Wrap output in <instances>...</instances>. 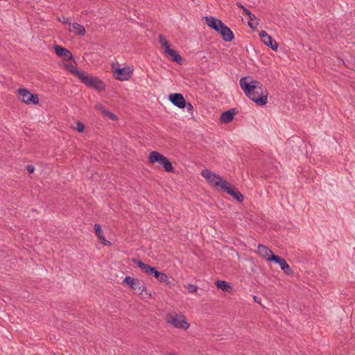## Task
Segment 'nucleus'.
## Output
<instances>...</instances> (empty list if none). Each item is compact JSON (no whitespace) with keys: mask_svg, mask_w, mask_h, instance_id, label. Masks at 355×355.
<instances>
[{"mask_svg":"<svg viewBox=\"0 0 355 355\" xmlns=\"http://www.w3.org/2000/svg\"><path fill=\"white\" fill-rule=\"evenodd\" d=\"M251 13L252 12L245 7L243 9V15H247L248 17H250Z\"/></svg>","mask_w":355,"mask_h":355,"instance_id":"2f4dec72","label":"nucleus"},{"mask_svg":"<svg viewBox=\"0 0 355 355\" xmlns=\"http://www.w3.org/2000/svg\"><path fill=\"white\" fill-rule=\"evenodd\" d=\"M186 288L189 293H194L195 292L197 291L198 289L197 286L192 284H187L186 286Z\"/></svg>","mask_w":355,"mask_h":355,"instance_id":"bb28decb","label":"nucleus"},{"mask_svg":"<svg viewBox=\"0 0 355 355\" xmlns=\"http://www.w3.org/2000/svg\"><path fill=\"white\" fill-rule=\"evenodd\" d=\"M236 6H237L238 8H241L242 10L245 8V6H243L242 5V3H240V2H236Z\"/></svg>","mask_w":355,"mask_h":355,"instance_id":"f704fd0d","label":"nucleus"},{"mask_svg":"<svg viewBox=\"0 0 355 355\" xmlns=\"http://www.w3.org/2000/svg\"><path fill=\"white\" fill-rule=\"evenodd\" d=\"M216 286H217V288L227 293H232V291H233V288L226 281L217 280L216 282Z\"/></svg>","mask_w":355,"mask_h":355,"instance_id":"4be33fe9","label":"nucleus"},{"mask_svg":"<svg viewBox=\"0 0 355 355\" xmlns=\"http://www.w3.org/2000/svg\"><path fill=\"white\" fill-rule=\"evenodd\" d=\"M80 80L87 87L94 88L98 91H103L105 89V85L101 80L98 78L89 76L86 73L81 76Z\"/></svg>","mask_w":355,"mask_h":355,"instance_id":"423d86ee","label":"nucleus"},{"mask_svg":"<svg viewBox=\"0 0 355 355\" xmlns=\"http://www.w3.org/2000/svg\"><path fill=\"white\" fill-rule=\"evenodd\" d=\"M166 37L163 35H159V42L162 44L164 43H165V42H166Z\"/></svg>","mask_w":355,"mask_h":355,"instance_id":"c756f323","label":"nucleus"},{"mask_svg":"<svg viewBox=\"0 0 355 355\" xmlns=\"http://www.w3.org/2000/svg\"><path fill=\"white\" fill-rule=\"evenodd\" d=\"M259 25V19L254 15L251 13L250 17H248V26L253 30L256 29Z\"/></svg>","mask_w":355,"mask_h":355,"instance_id":"393cba45","label":"nucleus"},{"mask_svg":"<svg viewBox=\"0 0 355 355\" xmlns=\"http://www.w3.org/2000/svg\"><path fill=\"white\" fill-rule=\"evenodd\" d=\"M132 261L137 264L141 271L146 275L155 277L157 281L165 283L166 285H173V279L168 277L166 274L159 271L156 267L148 265L136 258L132 259Z\"/></svg>","mask_w":355,"mask_h":355,"instance_id":"f03ea898","label":"nucleus"},{"mask_svg":"<svg viewBox=\"0 0 355 355\" xmlns=\"http://www.w3.org/2000/svg\"><path fill=\"white\" fill-rule=\"evenodd\" d=\"M257 251L259 254L269 261H272V257L276 256L271 250L262 244L258 245Z\"/></svg>","mask_w":355,"mask_h":355,"instance_id":"f3484780","label":"nucleus"},{"mask_svg":"<svg viewBox=\"0 0 355 355\" xmlns=\"http://www.w3.org/2000/svg\"><path fill=\"white\" fill-rule=\"evenodd\" d=\"M133 69L130 67L116 68L113 70V76L119 80L125 81L129 80L132 76Z\"/></svg>","mask_w":355,"mask_h":355,"instance_id":"1a4fd4ad","label":"nucleus"},{"mask_svg":"<svg viewBox=\"0 0 355 355\" xmlns=\"http://www.w3.org/2000/svg\"><path fill=\"white\" fill-rule=\"evenodd\" d=\"M203 19L209 27L214 29L216 32L220 28V26L223 24L221 20L214 17H204Z\"/></svg>","mask_w":355,"mask_h":355,"instance_id":"dca6fc26","label":"nucleus"},{"mask_svg":"<svg viewBox=\"0 0 355 355\" xmlns=\"http://www.w3.org/2000/svg\"><path fill=\"white\" fill-rule=\"evenodd\" d=\"M27 171H28L29 173H32L35 171V167L33 165H28Z\"/></svg>","mask_w":355,"mask_h":355,"instance_id":"473e14b6","label":"nucleus"},{"mask_svg":"<svg viewBox=\"0 0 355 355\" xmlns=\"http://www.w3.org/2000/svg\"><path fill=\"white\" fill-rule=\"evenodd\" d=\"M148 160L150 164L159 163L166 172H173L171 162L164 155L157 151H152L149 154Z\"/></svg>","mask_w":355,"mask_h":355,"instance_id":"7ed1b4c3","label":"nucleus"},{"mask_svg":"<svg viewBox=\"0 0 355 355\" xmlns=\"http://www.w3.org/2000/svg\"><path fill=\"white\" fill-rule=\"evenodd\" d=\"M76 130L78 132H83L85 130V125L84 124L80 122V121H78L76 123Z\"/></svg>","mask_w":355,"mask_h":355,"instance_id":"cd10ccee","label":"nucleus"},{"mask_svg":"<svg viewBox=\"0 0 355 355\" xmlns=\"http://www.w3.org/2000/svg\"><path fill=\"white\" fill-rule=\"evenodd\" d=\"M236 114L237 111L235 108L228 110L221 114L220 121L221 123H228L233 120L234 115Z\"/></svg>","mask_w":355,"mask_h":355,"instance_id":"a211bd4d","label":"nucleus"},{"mask_svg":"<svg viewBox=\"0 0 355 355\" xmlns=\"http://www.w3.org/2000/svg\"><path fill=\"white\" fill-rule=\"evenodd\" d=\"M193 1H194V0H192Z\"/></svg>","mask_w":355,"mask_h":355,"instance_id":"4c0bfd02","label":"nucleus"},{"mask_svg":"<svg viewBox=\"0 0 355 355\" xmlns=\"http://www.w3.org/2000/svg\"><path fill=\"white\" fill-rule=\"evenodd\" d=\"M239 84L245 94L257 105L263 106L267 104L268 92L262 83L250 76H245L240 79Z\"/></svg>","mask_w":355,"mask_h":355,"instance_id":"f257e3e1","label":"nucleus"},{"mask_svg":"<svg viewBox=\"0 0 355 355\" xmlns=\"http://www.w3.org/2000/svg\"><path fill=\"white\" fill-rule=\"evenodd\" d=\"M222 191L232 196L234 200L239 202H242L244 200L243 194L239 191V189L229 182H224L222 185Z\"/></svg>","mask_w":355,"mask_h":355,"instance_id":"6e6552de","label":"nucleus"},{"mask_svg":"<svg viewBox=\"0 0 355 355\" xmlns=\"http://www.w3.org/2000/svg\"><path fill=\"white\" fill-rule=\"evenodd\" d=\"M20 101L26 104H39V97L37 94H31L28 89L21 88L17 90Z\"/></svg>","mask_w":355,"mask_h":355,"instance_id":"0eeeda50","label":"nucleus"},{"mask_svg":"<svg viewBox=\"0 0 355 355\" xmlns=\"http://www.w3.org/2000/svg\"><path fill=\"white\" fill-rule=\"evenodd\" d=\"M254 300L257 302V297H256V296L254 297Z\"/></svg>","mask_w":355,"mask_h":355,"instance_id":"e433bc0d","label":"nucleus"},{"mask_svg":"<svg viewBox=\"0 0 355 355\" xmlns=\"http://www.w3.org/2000/svg\"><path fill=\"white\" fill-rule=\"evenodd\" d=\"M166 355H177V354H174V353H168V354H166Z\"/></svg>","mask_w":355,"mask_h":355,"instance_id":"c9c22d12","label":"nucleus"},{"mask_svg":"<svg viewBox=\"0 0 355 355\" xmlns=\"http://www.w3.org/2000/svg\"><path fill=\"white\" fill-rule=\"evenodd\" d=\"M145 291H139V295L141 296V298L144 300H148L152 297V294L150 291H148L146 286H145Z\"/></svg>","mask_w":355,"mask_h":355,"instance_id":"a878e982","label":"nucleus"},{"mask_svg":"<svg viewBox=\"0 0 355 355\" xmlns=\"http://www.w3.org/2000/svg\"><path fill=\"white\" fill-rule=\"evenodd\" d=\"M94 107L96 110L101 111L102 115H103L104 116H106L112 121L117 120V116L113 112L106 110L102 105H96Z\"/></svg>","mask_w":355,"mask_h":355,"instance_id":"aec40b11","label":"nucleus"},{"mask_svg":"<svg viewBox=\"0 0 355 355\" xmlns=\"http://www.w3.org/2000/svg\"><path fill=\"white\" fill-rule=\"evenodd\" d=\"M162 46L164 48V52L165 53H167V49H171L170 44H168V41L165 42V43L162 44Z\"/></svg>","mask_w":355,"mask_h":355,"instance_id":"7c9ffc66","label":"nucleus"},{"mask_svg":"<svg viewBox=\"0 0 355 355\" xmlns=\"http://www.w3.org/2000/svg\"><path fill=\"white\" fill-rule=\"evenodd\" d=\"M272 261L278 264L285 274L288 275L293 274V270L284 258L276 255L272 257Z\"/></svg>","mask_w":355,"mask_h":355,"instance_id":"ddd939ff","label":"nucleus"},{"mask_svg":"<svg viewBox=\"0 0 355 355\" xmlns=\"http://www.w3.org/2000/svg\"><path fill=\"white\" fill-rule=\"evenodd\" d=\"M168 99L172 104L180 109H183L187 106V101L181 94H171L168 96Z\"/></svg>","mask_w":355,"mask_h":355,"instance_id":"f8f14e48","label":"nucleus"},{"mask_svg":"<svg viewBox=\"0 0 355 355\" xmlns=\"http://www.w3.org/2000/svg\"><path fill=\"white\" fill-rule=\"evenodd\" d=\"M185 107H187V110L189 112L192 111L193 109V105L189 102H187V106Z\"/></svg>","mask_w":355,"mask_h":355,"instance_id":"72a5a7b5","label":"nucleus"},{"mask_svg":"<svg viewBox=\"0 0 355 355\" xmlns=\"http://www.w3.org/2000/svg\"><path fill=\"white\" fill-rule=\"evenodd\" d=\"M59 21L60 22H62V24H69V25H71V23L69 21V18H67L65 17H62V18H59Z\"/></svg>","mask_w":355,"mask_h":355,"instance_id":"c85d7f7f","label":"nucleus"},{"mask_svg":"<svg viewBox=\"0 0 355 355\" xmlns=\"http://www.w3.org/2000/svg\"><path fill=\"white\" fill-rule=\"evenodd\" d=\"M95 234L98 239L102 242L104 245H110L111 243L110 241L105 239L103 230L99 224L94 225Z\"/></svg>","mask_w":355,"mask_h":355,"instance_id":"412c9836","label":"nucleus"},{"mask_svg":"<svg viewBox=\"0 0 355 355\" xmlns=\"http://www.w3.org/2000/svg\"><path fill=\"white\" fill-rule=\"evenodd\" d=\"M259 37L261 40L268 47L274 51H277L278 48L277 42L270 36L266 31H261L259 32Z\"/></svg>","mask_w":355,"mask_h":355,"instance_id":"9b49d317","label":"nucleus"},{"mask_svg":"<svg viewBox=\"0 0 355 355\" xmlns=\"http://www.w3.org/2000/svg\"><path fill=\"white\" fill-rule=\"evenodd\" d=\"M122 284H126L131 290L135 291H145V284H141V281L137 278L126 276L123 279Z\"/></svg>","mask_w":355,"mask_h":355,"instance_id":"9d476101","label":"nucleus"},{"mask_svg":"<svg viewBox=\"0 0 355 355\" xmlns=\"http://www.w3.org/2000/svg\"><path fill=\"white\" fill-rule=\"evenodd\" d=\"M54 49L56 55L59 57L62 58L64 60H71L74 61L72 53L66 48L62 47L60 45H55Z\"/></svg>","mask_w":355,"mask_h":355,"instance_id":"2eb2a0df","label":"nucleus"},{"mask_svg":"<svg viewBox=\"0 0 355 355\" xmlns=\"http://www.w3.org/2000/svg\"><path fill=\"white\" fill-rule=\"evenodd\" d=\"M166 320L168 323L175 328L187 330L190 326L189 323L186 321L184 316L182 315L168 313L166 316Z\"/></svg>","mask_w":355,"mask_h":355,"instance_id":"39448f33","label":"nucleus"},{"mask_svg":"<svg viewBox=\"0 0 355 355\" xmlns=\"http://www.w3.org/2000/svg\"><path fill=\"white\" fill-rule=\"evenodd\" d=\"M217 33L221 35L223 40L225 42H231L234 40V33L224 23L220 26Z\"/></svg>","mask_w":355,"mask_h":355,"instance_id":"4468645a","label":"nucleus"},{"mask_svg":"<svg viewBox=\"0 0 355 355\" xmlns=\"http://www.w3.org/2000/svg\"><path fill=\"white\" fill-rule=\"evenodd\" d=\"M72 27H73V31L77 35L83 36L86 33L85 27L83 25H81V24H80L78 23H76V22L73 23L72 24Z\"/></svg>","mask_w":355,"mask_h":355,"instance_id":"b1692460","label":"nucleus"},{"mask_svg":"<svg viewBox=\"0 0 355 355\" xmlns=\"http://www.w3.org/2000/svg\"><path fill=\"white\" fill-rule=\"evenodd\" d=\"M202 176L205 178L207 182L214 187L220 188L222 189L224 182H227L223 178L209 169H204L201 172Z\"/></svg>","mask_w":355,"mask_h":355,"instance_id":"20e7f679","label":"nucleus"},{"mask_svg":"<svg viewBox=\"0 0 355 355\" xmlns=\"http://www.w3.org/2000/svg\"><path fill=\"white\" fill-rule=\"evenodd\" d=\"M64 67L67 70H69L72 74L77 76L80 80L81 78V76H83V74L85 73V72H83L82 71H79L76 68V67H75L73 64H65Z\"/></svg>","mask_w":355,"mask_h":355,"instance_id":"5701e85b","label":"nucleus"},{"mask_svg":"<svg viewBox=\"0 0 355 355\" xmlns=\"http://www.w3.org/2000/svg\"><path fill=\"white\" fill-rule=\"evenodd\" d=\"M168 58L173 62H175L179 64H182L183 59L181 55L174 49H168L167 53H166Z\"/></svg>","mask_w":355,"mask_h":355,"instance_id":"6ab92c4d","label":"nucleus"}]
</instances>
